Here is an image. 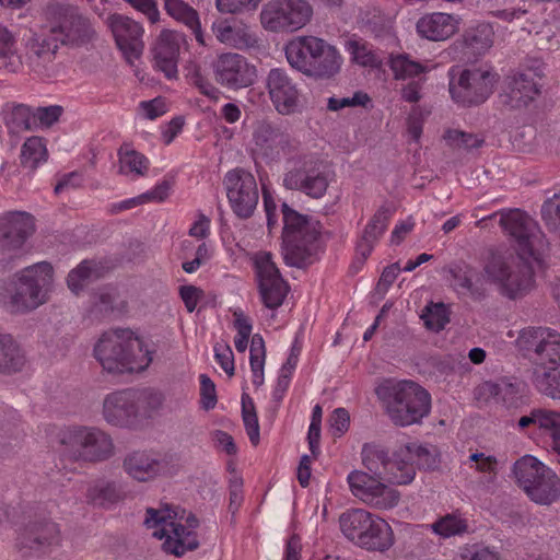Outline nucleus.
<instances>
[{
  "label": "nucleus",
  "instance_id": "1",
  "mask_svg": "<svg viewBox=\"0 0 560 560\" xmlns=\"http://www.w3.org/2000/svg\"><path fill=\"white\" fill-rule=\"evenodd\" d=\"M376 395L389 419L399 427L420 423L431 409L430 394L412 381L387 380L376 388Z\"/></svg>",
  "mask_w": 560,
  "mask_h": 560
},
{
  "label": "nucleus",
  "instance_id": "2",
  "mask_svg": "<svg viewBox=\"0 0 560 560\" xmlns=\"http://www.w3.org/2000/svg\"><path fill=\"white\" fill-rule=\"evenodd\" d=\"M527 257L490 249L483 260L485 279L497 285L500 293L515 300L527 293L534 282V270Z\"/></svg>",
  "mask_w": 560,
  "mask_h": 560
},
{
  "label": "nucleus",
  "instance_id": "3",
  "mask_svg": "<svg viewBox=\"0 0 560 560\" xmlns=\"http://www.w3.org/2000/svg\"><path fill=\"white\" fill-rule=\"evenodd\" d=\"M282 249L287 265L305 268L316 260L319 232L307 215L300 214L287 203L282 205Z\"/></svg>",
  "mask_w": 560,
  "mask_h": 560
},
{
  "label": "nucleus",
  "instance_id": "4",
  "mask_svg": "<svg viewBox=\"0 0 560 560\" xmlns=\"http://www.w3.org/2000/svg\"><path fill=\"white\" fill-rule=\"evenodd\" d=\"M342 534L368 551L385 552L395 542L389 524L363 509H352L339 517Z\"/></svg>",
  "mask_w": 560,
  "mask_h": 560
},
{
  "label": "nucleus",
  "instance_id": "5",
  "mask_svg": "<svg viewBox=\"0 0 560 560\" xmlns=\"http://www.w3.org/2000/svg\"><path fill=\"white\" fill-rule=\"evenodd\" d=\"M51 282L52 267L49 262L42 261L24 268L5 287L11 312L24 313L45 303Z\"/></svg>",
  "mask_w": 560,
  "mask_h": 560
},
{
  "label": "nucleus",
  "instance_id": "6",
  "mask_svg": "<svg viewBox=\"0 0 560 560\" xmlns=\"http://www.w3.org/2000/svg\"><path fill=\"white\" fill-rule=\"evenodd\" d=\"M184 514L185 510L170 506L165 509L148 508L145 512L144 525L148 528L163 525L161 529L153 533V536L159 539L164 538L162 549L166 553L176 557H182L187 551H192L199 546L196 532L176 522L177 520H183Z\"/></svg>",
  "mask_w": 560,
  "mask_h": 560
},
{
  "label": "nucleus",
  "instance_id": "7",
  "mask_svg": "<svg viewBox=\"0 0 560 560\" xmlns=\"http://www.w3.org/2000/svg\"><path fill=\"white\" fill-rule=\"evenodd\" d=\"M136 349L141 351L142 342L130 329H115L102 335L94 355L108 373H132L143 368L136 363Z\"/></svg>",
  "mask_w": 560,
  "mask_h": 560
},
{
  "label": "nucleus",
  "instance_id": "8",
  "mask_svg": "<svg viewBox=\"0 0 560 560\" xmlns=\"http://www.w3.org/2000/svg\"><path fill=\"white\" fill-rule=\"evenodd\" d=\"M59 443L75 462L100 463L114 455L112 438L96 427H68L60 431Z\"/></svg>",
  "mask_w": 560,
  "mask_h": 560
},
{
  "label": "nucleus",
  "instance_id": "9",
  "mask_svg": "<svg viewBox=\"0 0 560 560\" xmlns=\"http://www.w3.org/2000/svg\"><path fill=\"white\" fill-rule=\"evenodd\" d=\"M513 474L533 502L550 505L560 498V478L536 457L526 455L516 460Z\"/></svg>",
  "mask_w": 560,
  "mask_h": 560
},
{
  "label": "nucleus",
  "instance_id": "10",
  "mask_svg": "<svg viewBox=\"0 0 560 560\" xmlns=\"http://www.w3.org/2000/svg\"><path fill=\"white\" fill-rule=\"evenodd\" d=\"M46 24L59 45L81 47L90 43L95 31L77 7L50 2L45 9Z\"/></svg>",
  "mask_w": 560,
  "mask_h": 560
},
{
  "label": "nucleus",
  "instance_id": "11",
  "mask_svg": "<svg viewBox=\"0 0 560 560\" xmlns=\"http://www.w3.org/2000/svg\"><path fill=\"white\" fill-rule=\"evenodd\" d=\"M450 93L463 106L482 104L493 92L497 74L478 68L450 70Z\"/></svg>",
  "mask_w": 560,
  "mask_h": 560
},
{
  "label": "nucleus",
  "instance_id": "12",
  "mask_svg": "<svg viewBox=\"0 0 560 560\" xmlns=\"http://www.w3.org/2000/svg\"><path fill=\"white\" fill-rule=\"evenodd\" d=\"M516 346L536 368L560 366V334L547 327H527L521 330Z\"/></svg>",
  "mask_w": 560,
  "mask_h": 560
},
{
  "label": "nucleus",
  "instance_id": "13",
  "mask_svg": "<svg viewBox=\"0 0 560 560\" xmlns=\"http://www.w3.org/2000/svg\"><path fill=\"white\" fill-rule=\"evenodd\" d=\"M500 214L499 223L514 242L516 253L539 260L545 240L537 222L520 209H511Z\"/></svg>",
  "mask_w": 560,
  "mask_h": 560
},
{
  "label": "nucleus",
  "instance_id": "14",
  "mask_svg": "<svg viewBox=\"0 0 560 560\" xmlns=\"http://www.w3.org/2000/svg\"><path fill=\"white\" fill-rule=\"evenodd\" d=\"M312 14L305 0H272L264 5L260 21L267 31L295 32L310 22Z\"/></svg>",
  "mask_w": 560,
  "mask_h": 560
},
{
  "label": "nucleus",
  "instance_id": "15",
  "mask_svg": "<svg viewBox=\"0 0 560 560\" xmlns=\"http://www.w3.org/2000/svg\"><path fill=\"white\" fill-rule=\"evenodd\" d=\"M265 89L276 112L292 115L301 107V89L296 78L284 68H272L265 78Z\"/></svg>",
  "mask_w": 560,
  "mask_h": 560
},
{
  "label": "nucleus",
  "instance_id": "16",
  "mask_svg": "<svg viewBox=\"0 0 560 560\" xmlns=\"http://www.w3.org/2000/svg\"><path fill=\"white\" fill-rule=\"evenodd\" d=\"M347 480L352 494L371 508L388 510L399 502L400 493L396 489L365 471L353 470Z\"/></svg>",
  "mask_w": 560,
  "mask_h": 560
},
{
  "label": "nucleus",
  "instance_id": "17",
  "mask_svg": "<svg viewBox=\"0 0 560 560\" xmlns=\"http://www.w3.org/2000/svg\"><path fill=\"white\" fill-rule=\"evenodd\" d=\"M223 184L233 212L240 219L250 218L259 199L254 175L243 168L232 170L226 173Z\"/></svg>",
  "mask_w": 560,
  "mask_h": 560
},
{
  "label": "nucleus",
  "instance_id": "18",
  "mask_svg": "<svg viewBox=\"0 0 560 560\" xmlns=\"http://www.w3.org/2000/svg\"><path fill=\"white\" fill-rule=\"evenodd\" d=\"M214 80L221 86L237 91L254 84L257 69L236 52L221 54L212 63Z\"/></svg>",
  "mask_w": 560,
  "mask_h": 560
},
{
  "label": "nucleus",
  "instance_id": "19",
  "mask_svg": "<svg viewBox=\"0 0 560 560\" xmlns=\"http://www.w3.org/2000/svg\"><path fill=\"white\" fill-rule=\"evenodd\" d=\"M253 141L259 153L270 161H277L281 155L291 154L298 148V142L291 137L287 128L268 119L256 122Z\"/></svg>",
  "mask_w": 560,
  "mask_h": 560
},
{
  "label": "nucleus",
  "instance_id": "20",
  "mask_svg": "<svg viewBox=\"0 0 560 560\" xmlns=\"http://www.w3.org/2000/svg\"><path fill=\"white\" fill-rule=\"evenodd\" d=\"M329 172L317 161H305L284 174L283 186L313 199L322 198L329 186Z\"/></svg>",
  "mask_w": 560,
  "mask_h": 560
},
{
  "label": "nucleus",
  "instance_id": "21",
  "mask_svg": "<svg viewBox=\"0 0 560 560\" xmlns=\"http://www.w3.org/2000/svg\"><path fill=\"white\" fill-rule=\"evenodd\" d=\"M258 278V289L261 301L267 308L280 307L290 290L282 278L277 265L272 261L270 253H262L255 260Z\"/></svg>",
  "mask_w": 560,
  "mask_h": 560
},
{
  "label": "nucleus",
  "instance_id": "22",
  "mask_svg": "<svg viewBox=\"0 0 560 560\" xmlns=\"http://www.w3.org/2000/svg\"><path fill=\"white\" fill-rule=\"evenodd\" d=\"M49 31L48 25L44 24L24 39L26 65L38 74L48 75L60 47L58 39Z\"/></svg>",
  "mask_w": 560,
  "mask_h": 560
},
{
  "label": "nucleus",
  "instance_id": "23",
  "mask_svg": "<svg viewBox=\"0 0 560 560\" xmlns=\"http://www.w3.org/2000/svg\"><path fill=\"white\" fill-rule=\"evenodd\" d=\"M60 529L57 523L43 517L30 521L16 539V547L24 556L44 552L50 547L59 546Z\"/></svg>",
  "mask_w": 560,
  "mask_h": 560
},
{
  "label": "nucleus",
  "instance_id": "24",
  "mask_svg": "<svg viewBox=\"0 0 560 560\" xmlns=\"http://www.w3.org/2000/svg\"><path fill=\"white\" fill-rule=\"evenodd\" d=\"M35 232V219L25 211H9L0 215V250L16 253Z\"/></svg>",
  "mask_w": 560,
  "mask_h": 560
},
{
  "label": "nucleus",
  "instance_id": "25",
  "mask_svg": "<svg viewBox=\"0 0 560 560\" xmlns=\"http://www.w3.org/2000/svg\"><path fill=\"white\" fill-rule=\"evenodd\" d=\"M107 25L126 60L131 63L133 59H138L144 47L141 24L126 15L114 13L107 18Z\"/></svg>",
  "mask_w": 560,
  "mask_h": 560
},
{
  "label": "nucleus",
  "instance_id": "26",
  "mask_svg": "<svg viewBox=\"0 0 560 560\" xmlns=\"http://www.w3.org/2000/svg\"><path fill=\"white\" fill-rule=\"evenodd\" d=\"M140 395L127 388L108 394L103 402V416L113 425L126 427L138 417Z\"/></svg>",
  "mask_w": 560,
  "mask_h": 560
},
{
  "label": "nucleus",
  "instance_id": "27",
  "mask_svg": "<svg viewBox=\"0 0 560 560\" xmlns=\"http://www.w3.org/2000/svg\"><path fill=\"white\" fill-rule=\"evenodd\" d=\"M122 469L133 480L148 482L164 471L165 463L152 451L137 450L126 454Z\"/></svg>",
  "mask_w": 560,
  "mask_h": 560
},
{
  "label": "nucleus",
  "instance_id": "28",
  "mask_svg": "<svg viewBox=\"0 0 560 560\" xmlns=\"http://www.w3.org/2000/svg\"><path fill=\"white\" fill-rule=\"evenodd\" d=\"M184 37L176 31L164 30L161 32L152 48L155 66L167 79L177 77V61L180 43Z\"/></svg>",
  "mask_w": 560,
  "mask_h": 560
},
{
  "label": "nucleus",
  "instance_id": "29",
  "mask_svg": "<svg viewBox=\"0 0 560 560\" xmlns=\"http://www.w3.org/2000/svg\"><path fill=\"white\" fill-rule=\"evenodd\" d=\"M325 40L315 36H298L285 46V57L289 65L302 72L308 63L315 59L318 52H323Z\"/></svg>",
  "mask_w": 560,
  "mask_h": 560
},
{
  "label": "nucleus",
  "instance_id": "30",
  "mask_svg": "<svg viewBox=\"0 0 560 560\" xmlns=\"http://www.w3.org/2000/svg\"><path fill=\"white\" fill-rule=\"evenodd\" d=\"M340 67L341 56L338 50L325 42L323 52H318L301 73L315 80H329L340 71Z\"/></svg>",
  "mask_w": 560,
  "mask_h": 560
},
{
  "label": "nucleus",
  "instance_id": "31",
  "mask_svg": "<svg viewBox=\"0 0 560 560\" xmlns=\"http://www.w3.org/2000/svg\"><path fill=\"white\" fill-rule=\"evenodd\" d=\"M456 30L455 20L446 13H433L417 22L419 35L430 40H445L454 35Z\"/></svg>",
  "mask_w": 560,
  "mask_h": 560
},
{
  "label": "nucleus",
  "instance_id": "32",
  "mask_svg": "<svg viewBox=\"0 0 560 560\" xmlns=\"http://www.w3.org/2000/svg\"><path fill=\"white\" fill-rule=\"evenodd\" d=\"M212 32L220 43L235 48L248 47L255 42L247 27L229 20L213 22Z\"/></svg>",
  "mask_w": 560,
  "mask_h": 560
},
{
  "label": "nucleus",
  "instance_id": "33",
  "mask_svg": "<svg viewBox=\"0 0 560 560\" xmlns=\"http://www.w3.org/2000/svg\"><path fill=\"white\" fill-rule=\"evenodd\" d=\"M539 94L538 84L532 73H517L509 83V98L512 107L527 106Z\"/></svg>",
  "mask_w": 560,
  "mask_h": 560
},
{
  "label": "nucleus",
  "instance_id": "34",
  "mask_svg": "<svg viewBox=\"0 0 560 560\" xmlns=\"http://www.w3.org/2000/svg\"><path fill=\"white\" fill-rule=\"evenodd\" d=\"M387 465L386 482L408 485L415 479L416 468L408 455L406 445L394 453Z\"/></svg>",
  "mask_w": 560,
  "mask_h": 560
},
{
  "label": "nucleus",
  "instance_id": "35",
  "mask_svg": "<svg viewBox=\"0 0 560 560\" xmlns=\"http://www.w3.org/2000/svg\"><path fill=\"white\" fill-rule=\"evenodd\" d=\"M166 12L177 21L183 22L192 33L196 40L206 45L198 12L183 0H165Z\"/></svg>",
  "mask_w": 560,
  "mask_h": 560
},
{
  "label": "nucleus",
  "instance_id": "36",
  "mask_svg": "<svg viewBox=\"0 0 560 560\" xmlns=\"http://www.w3.org/2000/svg\"><path fill=\"white\" fill-rule=\"evenodd\" d=\"M362 464L371 476L377 479L386 480L387 476V463L390 457L388 451L383 446L376 444H364L361 452Z\"/></svg>",
  "mask_w": 560,
  "mask_h": 560
},
{
  "label": "nucleus",
  "instance_id": "37",
  "mask_svg": "<svg viewBox=\"0 0 560 560\" xmlns=\"http://www.w3.org/2000/svg\"><path fill=\"white\" fill-rule=\"evenodd\" d=\"M103 275L104 267L102 264L94 260H83L69 272L67 283L69 289L78 295L89 281L100 279Z\"/></svg>",
  "mask_w": 560,
  "mask_h": 560
},
{
  "label": "nucleus",
  "instance_id": "38",
  "mask_svg": "<svg viewBox=\"0 0 560 560\" xmlns=\"http://www.w3.org/2000/svg\"><path fill=\"white\" fill-rule=\"evenodd\" d=\"M24 363V355L13 338L9 335H0V372L15 373L21 371Z\"/></svg>",
  "mask_w": 560,
  "mask_h": 560
},
{
  "label": "nucleus",
  "instance_id": "39",
  "mask_svg": "<svg viewBox=\"0 0 560 560\" xmlns=\"http://www.w3.org/2000/svg\"><path fill=\"white\" fill-rule=\"evenodd\" d=\"M0 60L4 61V69L11 73L19 72L23 65L16 51L15 35L2 23H0Z\"/></svg>",
  "mask_w": 560,
  "mask_h": 560
},
{
  "label": "nucleus",
  "instance_id": "40",
  "mask_svg": "<svg viewBox=\"0 0 560 560\" xmlns=\"http://www.w3.org/2000/svg\"><path fill=\"white\" fill-rule=\"evenodd\" d=\"M532 382L542 395L552 399H560V371H558V368H535Z\"/></svg>",
  "mask_w": 560,
  "mask_h": 560
},
{
  "label": "nucleus",
  "instance_id": "41",
  "mask_svg": "<svg viewBox=\"0 0 560 560\" xmlns=\"http://www.w3.org/2000/svg\"><path fill=\"white\" fill-rule=\"evenodd\" d=\"M119 173H133L137 176H144L149 170V160L142 153L124 144L118 150Z\"/></svg>",
  "mask_w": 560,
  "mask_h": 560
},
{
  "label": "nucleus",
  "instance_id": "42",
  "mask_svg": "<svg viewBox=\"0 0 560 560\" xmlns=\"http://www.w3.org/2000/svg\"><path fill=\"white\" fill-rule=\"evenodd\" d=\"M48 152L45 140L40 137L33 136L25 140L21 148L20 162L25 168L34 171L39 163L47 160Z\"/></svg>",
  "mask_w": 560,
  "mask_h": 560
},
{
  "label": "nucleus",
  "instance_id": "43",
  "mask_svg": "<svg viewBox=\"0 0 560 560\" xmlns=\"http://www.w3.org/2000/svg\"><path fill=\"white\" fill-rule=\"evenodd\" d=\"M88 501L97 506H109L124 499V493L115 482H101L88 490Z\"/></svg>",
  "mask_w": 560,
  "mask_h": 560
},
{
  "label": "nucleus",
  "instance_id": "44",
  "mask_svg": "<svg viewBox=\"0 0 560 560\" xmlns=\"http://www.w3.org/2000/svg\"><path fill=\"white\" fill-rule=\"evenodd\" d=\"M389 67L396 80H406L428 71L427 66L413 60L408 54L392 56Z\"/></svg>",
  "mask_w": 560,
  "mask_h": 560
},
{
  "label": "nucleus",
  "instance_id": "45",
  "mask_svg": "<svg viewBox=\"0 0 560 560\" xmlns=\"http://www.w3.org/2000/svg\"><path fill=\"white\" fill-rule=\"evenodd\" d=\"M408 455L415 467L423 470H435L439 467L440 458L434 447H427L417 443L406 444Z\"/></svg>",
  "mask_w": 560,
  "mask_h": 560
},
{
  "label": "nucleus",
  "instance_id": "46",
  "mask_svg": "<svg viewBox=\"0 0 560 560\" xmlns=\"http://www.w3.org/2000/svg\"><path fill=\"white\" fill-rule=\"evenodd\" d=\"M465 46L475 55H481L492 45V31L489 25L480 24L467 31L464 36Z\"/></svg>",
  "mask_w": 560,
  "mask_h": 560
},
{
  "label": "nucleus",
  "instance_id": "47",
  "mask_svg": "<svg viewBox=\"0 0 560 560\" xmlns=\"http://www.w3.org/2000/svg\"><path fill=\"white\" fill-rule=\"evenodd\" d=\"M393 214L394 209H392L388 205H382L373 214L362 232L365 238L368 237L377 243L387 230L388 222Z\"/></svg>",
  "mask_w": 560,
  "mask_h": 560
},
{
  "label": "nucleus",
  "instance_id": "48",
  "mask_svg": "<svg viewBox=\"0 0 560 560\" xmlns=\"http://www.w3.org/2000/svg\"><path fill=\"white\" fill-rule=\"evenodd\" d=\"M21 430L10 423H0V459L14 456L21 447Z\"/></svg>",
  "mask_w": 560,
  "mask_h": 560
},
{
  "label": "nucleus",
  "instance_id": "49",
  "mask_svg": "<svg viewBox=\"0 0 560 560\" xmlns=\"http://www.w3.org/2000/svg\"><path fill=\"white\" fill-rule=\"evenodd\" d=\"M5 120L7 125L15 131H28L36 127L35 113L24 104L13 105Z\"/></svg>",
  "mask_w": 560,
  "mask_h": 560
},
{
  "label": "nucleus",
  "instance_id": "50",
  "mask_svg": "<svg viewBox=\"0 0 560 560\" xmlns=\"http://www.w3.org/2000/svg\"><path fill=\"white\" fill-rule=\"evenodd\" d=\"M347 49L352 60L362 67L378 68L382 65V59L371 49L366 42L351 39L347 42Z\"/></svg>",
  "mask_w": 560,
  "mask_h": 560
},
{
  "label": "nucleus",
  "instance_id": "51",
  "mask_svg": "<svg viewBox=\"0 0 560 560\" xmlns=\"http://www.w3.org/2000/svg\"><path fill=\"white\" fill-rule=\"evenodd\" d=\"M448 271L457 290L468 292L476 300L485 298L483 290L475 287L472 283L471 268L455 265Z\"/></svg>",
  "mask_w": 560,
  "mask_h": 560
},
{
  "label": "nucleus",
  "instance_id": "52",
  "mask_svg": "<svg viewBox=\"0 0 560 560\" xmlns=\"http://www.w3.org/2000/svg\"><path fill=\"white\" fill-rule=\"evenodd\" d=\"M242 418L247 432V435L253 445L259 443V423L256 413L255 405L248 394L242 395Z\"/></svg>",
  "mask_w": 560,
  "mask_h": 560
},
{
  "label": "nucleus",
  "instance_id": "53",
  "mask_svg": "<svg viewBox=\"0 0 560 560\" xmlns=\"http://www.w3.org/2000/svg\"><path fill=\"white\" fill-rule=\"evenodd\" d=\"M538 429L550 436L552 450L560 454V412L542 408Z\"/></svg>",
  "mask_w": 560,
  "mask_h": 560
},
{
  "label": "nucleus",
  "instance_id": "54",
  "mask_svg": "<svg viewBox=\"0 0 560 560\" xmlns=\"http://www.w3.org/2000/svg\"><path fill=\"white\" fill-rule=\"evenodd\" d=\"M421 318L428 329L440 331L450 322L448 311L443 303L425 306Z\"/></svg>",
  "mask_w": 560,
  "mask_h": 560
},
{
  "label": "nucleus",
  "instance_id": "55",
  "mask_svg": "<svg viewBox=\"0 0 560 560\" xmlns=\"http://www.w3.org/2000/svg\"><path fill=\"white\" fill-rule=\"evenodd\" d=\"M431 528L441 537L448 538L467 532V523L453 514H447L434 522Z\"/></svg>",
  "mask_w": 560,
  "mask_h": 560
},
{
  "label": "nucleus",
  "instance_id": "56",
  "mask_svg": "<svg viewBox=\"0 0 560 560\" xmlns=\"http://www.w3.org/2000/svg\"><path fill=\"white\" fill-rule=\"evenodd\" d=\"M444 138L454 147L465 150L478 149L485 143V136L481 133H470L457 129H450Z\"/></svg>",
  "mask_w": 560,
  "mask_h": 560
},
{
  "label": "nucleus",
  "instance_id": "57",
  "mask_svg": "<svg viewBox=\"0 0 560 560\" xmlns=\"http://www.w3.org/2000/svg\"><path fill=\"white\" fill-rule=\"evenodd\" d=\"M188 83L199 90L201 94L209 97L212 101H218L220 96V90L215 88L207 78H205L198 67H194L186 74Z\"/></svg>",
  "mask_w": 560,
  "mask_h": 560
},
{
  "label": "nucleus",
  "instance_id": "58",
  "mask_svg": "<svg viewBox=\"0 0 560 560\" xmlns=\"http://www.w3.org/2000/svg\"><path fill=\"white\" fill-rule=\"evenodd\" d=\"M541 218L551 231L560 230V195H553L541 206Z\"/></svg>",
  "mask_w": 560,
  "mask_h": 560
},
{
  "label": "nucleus",
  "instance_id": "59",
  "mask_svg": "<svg viewBox=\"0 0 560 560\" xmlns=\"http://www.w3.org/2000/svg\"><path fill=\"white\" fill-rule=\"evenodd\" d=\"M200 380V407L209 411L217 406V390L215 384L207 374H201Z\"/></svg>",
  "mask_w": 560,
  "mask_h": 560
},
{
  "label": "nucleus",
  "instance_id": "60",
  "mask_svg": "<svg viewBox=\"0 0 560 560\" xmlns=\"http://www.w3.org/2000/svg\"><path fill=\"white\" fill-rule=\"evenodd\" d=\"M459 557L460 560H500L498 552L478 544L462 547Z\"/></svg>",
  "mask_w": 560,
  "mask_h": 560
},
{
  "label": "nucleus",
  "instance_id": "61",
  "mask_svg": "<svg viewBox=\"0 0 560 560\" xmlns=\"http://www.w3.org/2000/svg\"><path fill=\"white\" fill-rule=\"evenodd\" d=\"M370 101L371 98L366 93L358 91L352 97H330L328 100L327 108L329 110L337 112L345 107L365 106Z\"/></svg>",
  "mask_w": 560,
  "mask_h": 560
},
{
  "label": "nucleus",
  "instance_id": "62",
  "mask_svg": "<svg viewBox=\"0 0 560 560\" xmlns=\"http://www.w3.org/2000/svg\"><path fill=\"white\" fill-rule=\"evenodd\" d=\"M117 296L118 294L114 289L102 288L93 294V305L101 313L113 312Z\"/></svg>",
  "mask_w": 560,
  "mask_h": 560
},
{
  "label": "nucleus",
  "instance_id": "63",
  "mask_svg": "<svg viewBox=\"0 0 560 560\" xmlns=\"http://www.w3.org/2000/svg\"><path fill=\"white\" fill-rule=\"evenodd\" d=\"M330 429L334 436L343 435L350 427V415L345 408H337L329 418Z\"/></svg>",
  "mask_w": 560,
  "mask_h": 560
},
{
  "label": "nucleus",
  "instance_id": "64",
  "mask_svg": "<svg viewBox=\"0 0 560 560\" xmlns=\"http://www.w3.org/2000/svg\"><path fill=\"white\" fill-rule=\"evenodd\" d=\"M214 357L229 376L234 375V355L229 345L217 343L214 346Z\"/></svg>",
  "mask_w": 560,
  "mask_h": 560
}]
</instances>
